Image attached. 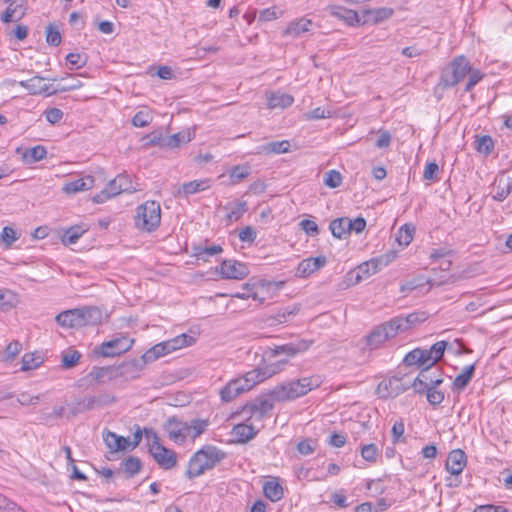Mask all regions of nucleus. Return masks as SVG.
I'll use <instances>...</instances> for the list:
<instances>
[{
	"mask_svg": "<svg viewBox=\"0 0 512 512\" xmlns=\"http://www.w3.org/2000/svg\"><path fill=\"white\" fill-rule=\"evenodd\" d=\"M194 341H195L194 337L183 333V334L178 335L170 340H167L166 345L168 346V350L170 352H173L177 349H181L183 347L192 345L194 343Z\"/></svg>",
	"mask_w": 512,
	"mask_h": 512,
	"instance_id": "37998d69",
	"label": "nucleus"
},
{
	"mask_svg": "<svg viewBox=\"0 0 512 512\" xmlns=\"http://www.w3.org/2000/svg\"><path fill=\"white\" fill-rule=\"evenodd\" d=\"M312 21L309 19H299L289 23L286 29L283 31V36H291L293 38L300 37L302 34L310 31Z\"/></svg>",
	"mask_w": 512,
	"mask_h": 512,
	"instance_id": "c85d7f7f",
	"label": "nucleus"
},
{
	"mask_svg": "<svg viewBox=\"0 0 512 512\" xmlns=\"http://www.w3.org/2000/svg\"><path fill=\"white\" fill-rule=\"evenodd\" d=\"M171 353L168 350V346L166 345V341L158 343L154 345L152 348L147 350L143 355L144 362H153L157 360L159 357H162L166 354Z\"/></svg>",
	"mask_w": 512,
	"mask_h": 512,
	"instance_id": "ea45409f",
	"label": "nucleus"
},
{
	"mask_svg": "<svg viewBox=\"0 0 512 512\" xmlns=\"http://www.w3.org/2000/svg\"><path fill=\"white\" fill-rule=\"evenodd\" d=\"M81 354L77 350H69L62 354L61 365L64 369H69L78 363Z\"/></svg>",
	"mask_w": 512,
	"mask_h": 512,
	"instance_id": "4d7b16f0",
	"label": "nucleus"
},
{
	"mask_svg": "<svg viewBox=\"0 0 512 512\" xmlns=\"http://www.w3.org/2000/svg\"><path fill=\"white\" fill-rule=\"evenodd\" d=\"M395 254H386L384 256H381L380 258L373 259L367 263H365L364 266H360V270L362 271L364 267L366 268L365 271L368 274H374L378 271L380 266H386L392 259H394Z\"/></svg>",
	"mask_w": 512,
	"mask_h": 512,
	"instance_id": "c03bdc74",
	"label": "nucleus"
},
{
	"mask_svg": "<svg viewBox=\"0 0 512 512\" xmlns=\"http://www.w3.org/2000/svg\"><path fill=\"white\" fill-rule=\"evenodd\" d=\"M329 12L332 16L344 21L350 26H356L360 24L358 13L352 9L334 5L329 7Z\"/></svg>",
	"mask_w": 512,
	"mask_h": 512,
	"instance_id": "393cba45",
	"label": "nucleus"
},
{
	"mask_svg": "<svg viewBox=\"0 0 512 512\" xmlns=\"http://www.w3.org/2000/svg\"><path fill=\"white\" fill-rule=\"evenodd\" d=\"M293 102L292 95L282 92H274L267 97V105L270 109H285L290 107Z\"/></svg>",
	"mask_w": 512,
	"mask_h": 512,
	"instance_id": "cd10ccee",
	"label": "nucleus"
},
{
	"mask_svg": "<svg viewBox=\"0 0 512 512\" xmlns=\"http://www.w3.org/2000/svg\"><path fill=\"white\" fill-rule=\"evenodd\" d=\"M170 440L178 445L185 443L187 439L186 423L176 417H170L163 426Z\"/></svg>",
	"mask_w": 512,
	"mask_h": 512,
	"instance_id": "dca6fc26",
	"label": "nucleus"
},
{
	"mask_svg": "<svg viewBox=\"0 0 512 512\" xmlns=\"http://www.w3.org/2000/svg\"><path fill=\"white\" fill-rule=\"evenodd\" d=\"M20 86L25 88L30 94H45L46 96L54 95V87L45 82L40 76H34L28 80L21 81Z\"/></svg>",
	"mask_w": 512,
	"mask_h": 512,
	"instance_id": "6ab92c4d",
	"label": "nucleus"
},
{
	"mask_svg": "<svg viewBox=\"0 0 512 512\" xmlns=\"http://www.w3.org/2000/svg\"><path fill=\"white\" fill-rule=\"evenodd\" d=\"M311 340H300L296 343H288L281 346H275L266 352L265 356L269 359L276 358L280 355H286L287 358L294 357L295 355L305 352L312 345Z\"/></svg>",
	"mask_w": 512,
	"mask_h": 512,
	"instance_id": "4468645a",
	"label": "nucleus"
},
{
	"mask_svg": "<svg viewBox=\"0 0 512 512\" xmlns=\"http://www.w3.org/2000/svg\"><path fill=\"white\" fill-rule=\"evenodd\" d=\"M223 251L220 245H211V246H194L193 247V255L197 257V259H201L203 261H207L208 257L217 255Z\"/></svg>",
	"mask_w": 512,
	"mask_h": 512,
	"instance_id": "79ce46f5",
	"label": "nucleus"
},
{
	"mask_svg": "<svg viewBox=\"0 0 512 512\" xmlns=\"http://www.w3.org/2000/svg\"><path fill=\"white\" fill-rule=\"evenodd\" d=\"M95 405L97 409L109 406L116 401V398L113 394L109 392H101L98 395H93Z\"/></svg>",
	"mask_w": 512,
	"mask_h": 512,
	"instance_id": "bf43d9fd",
	"label": "nucleus"
},
{
	"mask_svg": "<svg viewBox=\"0 0 512 512\" xmlns=\"http://www.w3.org/2000/svg\"><path fill=\"white\" fill-rule=\"evenodd\" d=\"M67 62L70 64L71 68H81L86 64L87 57L80 53H69L66 56Z\"/></svg>",
	"mask_w": 512,
	"mask_h": 512,
	"instance_id": "774afa93",
	"label": "nucleus"
},
{
	"mask_svg": "<svg viewBox=\"0 0 512 512\" xmlns=\"http://www.w3.org/2000/svg\"><path fill=\"white\" fill-rule=\"evenodd\" d=\"M224 209L228 210L226 219L229 223L238 221L243 214L247 211L246 201H235L228 203Z\"/></svg>",
	"mask_w": 512,
	"mask_h": 512,
	"instance_id": "c9c22d12",
	"label": "nucleus"
},
{
	"mask_svg": "<svg viewBox=\"0 0 512 512\" xmlns=\"http://www.w3.org/2000/svg\"><path fill=\"white\" fill-rule=\"evenodd\" d=\"M378 455L379 450L377 446L373 443L366 444L361 447V456L364 460L368 462H376Z\"/></svg>",
	"mask_w": 512,
	"mask_h": 512,
	"instance_id": "13d9d810",
	"label": "nucleus"
},
{
	"mask_svg": "<svg viewBox=\"0 0 512 512\" xmlns=\"http://www.w3.org/2000/svg\"><path fill=\"white\" fill-rule=\"evenodd\" d=\"M447 346L446 341H438L433 344L430 349H426V352L429 354V365L433 366L438 360L443 357Z\"/></svg>",
	"mask_w": 512,
	"mask_h": 512,
	"instance_id": "de8ad7c7",
	"label": "nucleus"
},
{
	"mask_svg": "<svg viewBox=\"0 0 512 512\" xmlns=\"http://www.w3.org/2000/svg\"><path fill=\"white\" fill-rule=\"evenodd\" d=\"M22 344L19 341L10 342L1 354V358L5 362L12 361L20 353Z\"/></svg>",
	"mask_w": 512,
	"mask_h": 512,
	"instance_id": "5fc2aeb1",
	"label": "nucleus"
},
{
	"mask_svg": "<svg viewBox=\"0 0 512 512\" xmlns=\"http://www.w3.org/2000/svg\"><path fill=\"white\" fill-rule=\"evenodd\" d=\"M470 62L463 56L455 57L448 67L442 70L437 88L446 89L458 84L470 71Z\"/></svg>",
	"mask_w": 512,
	"mask_h": 512,
	"instance_id": "423d86ee",
	"label": "nucleus"
},
{
	"mask_svg": "<svg viewBox=\"0 0 512 512\" xmlns=\"http://www.w3.org/2000/svg\"><path fill=\"white\" fill-rule=\"evenodd\" d=\"M263 493L272 502L279 501L284 495L282 486L275 478L264 483Z\"/></svg>",
	"mask_w": 512,
	"mask_h": 512,
	"instance_id": "e433bc0d",
	"label": "nucleus"
},
{
	"mask_svg": "<svg viewBox=\"0 0 512 512\" xmlns=\"http://www.w3.org/2000/svg\"><path fill=\"white\" fill-rule=\"evenodd\" d=\"M86 229L81 226H73L67 229L62 236V243L64 245H71L78 241V239L84 234Z\"/></svg>",
	"mask_w": 512,
	"mask_h": 512,
	"instance_id": "3c124183",
	"label": "nucleus"
},
{
	"mask_svg": "<svg viewBox=\"0 0 512 512\" xmlns=\"http://www.w3.org/2000/svg\"><path fill=\"white\" fill-rule=\"evenodd\" d=\"M147 362H144L143 357L140 359H135L126 363H123L119 366H116L117 370V378L123 377L125 379H135L140 375L144 365Z\"/></svg>",
	"mask_w": 512,
	"mask_h": 512,
	"instance_id": "4be33fe9",
	"label": "nucleus"
},
{
	"mask_svg": "<svg viewBox=\"0 0 512 512\" xmlns=\"http://www.w3.org/2000/svg\"><path fill=\"white\" fill-rule=\"evenodd\" d=\"M193 134L189 130L181 131L170 136H166L164 139V146L166 148H177L181 144L188 143L192 140Z\"/></svg>",
	"mask_w": 512,
	"mask_h": 512,
	"instance_id": "4c0bfd02",
	"label": "nucleus"
},
{
	"mask_svg": "<svg viewBox=\"0 0 512 512\" xmlns=\"http://www.w3.org/2000/svg\"><path fill=\"white\" fill-rule=\"evenodd\" d=\"M245 417L244 422L235 425L232 429V435L239 443H247L253 439L259 431L254 425L256 421H248V416Z\"/></svg>",
	"mask_w": 512,
	"mask_h": 512,
	"instance_id": "a211bd4d",
	"label": "nucleus"
},
{
	"mask_svg": "<svg viewBox=\"0 0 512 512\" xmlns=\"http://www.w3.org/2000/svg\"><path fill=\"white\" fill-rule=\"evenodd\" d=\"M467 464V456L461 449L452 450L447 457L445 467L452 475L458 476Z\"/></svg>",
	"mask_w": 512,
	"mask_h": 512,
	"instance_id": "aec40b11",
	"label": "nucleus"
},
{
	"mask_svg": "<svg viewBox=\"0 0 512 512\" xmlns=\"http://www.w3.org/2000/svg\"><path fill=\"white\" fill-rule=\"evenodd\" d=\"M326 264V257L325 256H318V257H309L306 259H303L297 267L296 275L298 277L306 278L313 274L314 272L318 271L320 268H322Z\"/></svg>",
	"mask_w": 512,
	"mask_h": 512,
	"instance_id": "412c9836",
	"label": "nucleus"
},
{
	"mask_svg": "<svg viewBox=\"0 0 512 512\" xmlns=\"http://www.w3.org/2000/svg\"><path fill=\"white\" fill-rule=\"evenodd\" d=\"M225 457V453L215 446L206 445L195 452L190 458L186 476L189 479L202 475L205 471L214 468Z\"/></svg>",
	"mask_w": 512,
	"mask_h": 512,
	"instance_id": "f03ea898",
	"label": "nucleus"
},
{
	"mask_svg": "<svg viewBox=\"0 0 512 512\" xmlns=\"http://www.w3.org/2000/svg\"><path fill=\"white\" fill-rule=\"evenodd\" d=\"M145 437L150 441L149 452L156 463L165 470L173 468L177 463L176 453L160 443V439L153 429H145Z\"/></svg>",
	"mask_w": 512,
	"mask_h": 512,
	"instance_id": "39448f33",
	"label": "nucleus"
},
{
	"mask_svg": "<svg viewBox=\"0 0 512 512\" xmlns=\"http://www.w3.org/2000/svg\"><path fill=\"white\" fill-rule=\"evenodd\" d=\"M161 222V207L156 201H146L141 204L135 215V226L143 232L155 231Z\"/></svg>",
	"mask_w": 512,
	"mask_h": 512,
	"instance_id": "20e7f679",
	"label": "nucleus"
},
{
	"mask_svg": "<svg viewBox=\"0 0 512 512\" xmlns=\"http://www.w3.org/2000/svg\"><path fill=\"white\" fill-rule=\"evenodd\" d=\"M496 194L494 198L498 201H503L510 194L512 190V176L501 175L495 181Z\"/></svg>",
	"mask_w": 512,
	"mask_h": 512,
	"instance_id": "f704fd0d",
	"label": "nucleus"
},
{
	"mask_svg": "<svg viewBox=\"0 0 512 512\" xmlns=\"http://www.w3.org/2000/svg\"><path fill=\"white\" fill-rule=\"evenodd\" d=\"M427 319V314L425 312H414L407 316H397L391 319V322L397 332H405L409 330L411 327L421 323Z\"/></svg>",
	"mask_w": 512,
	"mask_h": 512,
	"instance_id": "f3484780",
	"label": "nucleus"
},
{
	"mask_svg": "<svg viewBox=\"0 0 512 512\" xmlns=\"http://www.w3.org/2000/svg\"><path fill=\"white\" fill-rule=\"evenodd\" d=\"M89 376L98 383H104L117 378L116 366L94 367Z\"/></svg>",
	"mask_w": 512,
	"mask_h": 512,
	"instance_id": "72a5a7b5",
	"label": "nucleus"
},
{
	"mask_svg": "<svg viewBox=\"0 0 512 512\" xmlns=\"http://www.w3.org/2000/svg\"><path fill=\"white\" fill-rule=\"evenodd\" d=\"M141 466L140 459L135 456H130L122 462L124 472L129 478L139 473Z\"/></svg>",
	"mask_w": 512,
	"mask_h": 512,
	"instance_id": "603ef678",
	"label": "nucleus"
},
{
	"mask_svg": "<svg viewBox=\"0 0 512 512\" xmlns=\"http://www.w3.org/2000/svg\"><path fill=\"white\" fill-rule=\"evenodd\" d=\"M134 341L127 336H120L109 341L103 342L99 348V353L104 357H113L128 351Z\"/></svg>",
	"mask_w": 512,
	"mask_h": 512,
	"instance_id": "ddd939ff",
	"label": "nucleus"
},
{
	"mask_svg": "<svg viewBox=\"0 0 512 512\" xmlns=\"http://www.w3.org/2000/svg\"><path fill=\"white\" fill-rule=\"evenodd\" d=\"M349 225L350 219L348 217H341L332 220L329 229L335 238L346 239L350 234Z\"/></svg>",
	"mask_w": 512,
	"mask_h": 512,
	"instance_id": "2f4dec72",
	"label": "nucleus"
},
{
	"mask_svg": "<svg viewBox=\"0 0 512 512\" xmlns=\"http://www.w3.org/2000/svg\"><path fill=\"white\" fill-rule=\"evenodd\" d=\"M43 363V357L40 353L32 352L26 353L22 357L21 361V370L29 371L33 369H37Z\"/></svg>",
	"mask_w": 512,
	"mask_h": 512,
	"instance_id": "a19ab883",
	"label": "nucleus"
},
{
	"mask_svg": "<svg viewBox=\"0 0 512 512\" xmlns=\"http://www.w3.org/2000/svg\"><path fill=\"white\" fill-rule=\"evenodd\" d=\"M431 368L432 366H423L418 376L411 383V387L414 389L415 393L424 394L423 389L426 387L440 385L443 382V379L437 377Z\"/></svg>",
	"mask_w": 512,
	"mask_h": 512,
	"instance_id": "2eb2a0df",
	"label": "nucleus"
},
{
	"mask_svg": "<svg viewBox=\"0 0 512 512\" xmlns=\"http://www.w3.org/2000/svg\"><path fill=\"white\" fill-rule=\"evenodd\" d=\"M210 187L209 179L193 180L183 183L177 190L180 197H188L189 195L204 191Z\"/></svg>",
	"mask_w": 512,
	"mask_h": 512,
	"instance_id": "bb28decb",
	"label": "nucleus"
},
{
	"mask_svg": "<svg viewBox=\"0 0 512 512\" xmlns=\"http://www.w3.org/2000/svg\"><path fill=\"white\" fill-rule=\"evenodd\" d=\"M290 142L288 140L273 141L262 146V151L267 154H282L290 150Z\"/></svg>",
	"mask_w": 512,
	"mask_h": 512,
	"instance_id": "49530a36",
	"label": "nucleus"
},
{
	"mask_svg": "<svg viewBox=\"0 0 512 512\" xmlns=\"http://www.w3.org/2000/svg\"><path fill=\"white\" fill-rule=\"evenodd\" d=\"M342 183V176L336 170H330L325 173L324 184L330 188H337Z\"/></svg>",
	"mask_w": 512,
	"mask_h": 512,
	"instance_id": "e2e57ef3",
	"label": "nucleus"
},
{
	"mask_svg": "<svg viewBox=\"0 0 512 512\" xmlns=\"http://www.w3.org/2000/svg\"><path fill=\"white\" fill-rule=\"evenodd\" d=\"M323 379L314 374L299 379L283 382L270 390L269 396L276 402L294 401L320 387Z\"/></svg>",
	"mask_w": 512,
	"mask_h": 512,
	"instance_id": "f257e3e1",
	"label": "nucleus"
},
{
	"mask_svg": "<svg viewBox=\"0 0 512 512\" xmlns=\"http://www.w3.org/2000/svg\"><path fill=\"white\" fill-rule=\"evenodd\" d=\"M258 384L257 373L247 372L245 375L229 381L221 390L220 397L224 402H230Z\"/></svg>",
	"mask_w": 512,
	"mask_h": 512,
	"instance_id": "0eeeda50",
	"label": "nucleus"
},
{
	"mask_svg": "<svg viewBox=\"0 0 512 512\" xmlns=\"http://www.w3.org/2000/svg\"><path fill=\"white\" fill-rule=\"evenodd\" d=\"M296 449L303 456L310 455L316 449V441L309 438L304 439L297 444Z\"/></svg>",
	"mask_w": 512,
	"mask_h": 512,
	"instance_id": "0e129e2a",
	"label": "nucleus"
},
{
	"mask_svg": "<svg viewBox=\"0 0 512 512\" xmlns=\"http://www.w3.org/2000/svg\"><path fill=\"white\" fill-rule=\"evenodd\" d=\"M103 440L112 453L130 450V440L123 436H119L114 432H104Z\"/></svg>",
	"mask_w": 512,
	"mask_h": 512,
	"instance_id": "b1692460",
	"label": "nucleus"
},
{
	"mask_svg": "<svg viewBox=\"0 0 512 512\" xmlns=\"http://www.w3.org/2000/svg\"><path fill=\"white\" fill-rule=\"evenodd\" d=\"M287 363H288V359H281V360H277L275 362L268 363L263 367L253 369V370H251V372H255V374L257 373V379H258V384H259V383L263 382L264 380L281 372Z\"/></svg>",
	"mask_w": 512,
	"mask_h": 512,
	"instance_id": "5701e85b",
	"label": "nucleus"
},
{
	"mask_svg": "<svg viewBox=\"0 0 512 512\" xmlns=\"http://www.w3.org/2000/svg\"><path fill=\"white\" fill-rule=\"evenodd\" d=\"M209 425L208 420L193 419L189 424L186 423L187 437L195 439L205 432Z\"/></svg>",
	"mask_w": 512,
	"mask_h": 512,
	"instance_id": "58836bf2",
	"label": "nucleus"
},
{
	"mask_svg": "<svg viewBox=\"0 0 512 512\" xmlns=\"http://www.w3.org/2000/svg\"><path fill=\"white\" fill-rule=\"evenodd\" d=\"M136 191L128 175L119 174L110 180L107 186L93 197L95 203H103L111 197L120 193H132Z\"/></svg>",
	"mask_w": 512,
	"mask_h": 512,
	"instance_id": "6e6552de",
	"label": "nucleus"
},
{
	"mask_svg": "<svg viewBox=\"0 0 512 512\" xmlns=\"http://www.w3.org/2000/svg\"><path fill=\"white\" fill-rule=\"evenodd\" d=\"M94 179L92 176H86L73 181L65 183L62 191L66 194H75L82 191H87L93 188Z\"/></svg>",
	"mask_w": 512,
	"mask_h": 512,
	"instance_id": "a878e982",
	"label": "nucleus"
},
{
	"mask_svg": "<svg viewBox=\"0 0 512 512\" xmlns=\"http://www.w3.org/2000/svg\"><path fill=\"white\" fill-rule=\"evenodd\" d=\"M409 387H411V384L405 383L402 378L394 376L382 380L377 386L376 393L382 399L394 398L404 393Z\"/></svg>",
	"mask_w": 512,
	"mask_h": 512,
	"instance_id": "9d476101",
	"label": "nucleus"
},
{
	"mask_svg": "<svg viewBox=\"0 0 512 512\" xmlns=\"http://www.w3.org/2000/svg\"><path fill=\"white\" fill-rule=\"evenodd\" d=\"M153 120V116L149 109H143L138 111L132 118V124L135 127H145L149 125Z\"/></svg>",
	"mask_w": 512,
	"mask_h": 512,
	"instance_id": "6e6d98bb",
	"label": "nucleus"
},
{
	"mask_svg": "<svg viewBox=\"0 0 512 512\" xmlns=\"http://www.w3.org/2000/svg\"><path fill=\"white\" fill-rule=\"evenodd\" d=\"M273 399H260L253 403L246 404L242 409V415L248 416V421L260 422L273 409Z\"/></svg>",
	"mask_w": 512,
	"mask_h": 512,
	"instance_id": "f8f14e48",
	"label": "nucleus"
},
{
	"mask_svg": "<svg viewBox=\"0 0 512 512\" xmlns=\"http://www.w3.org/2000/svg\"><path fill=\"white\" fill-rule=\"evenodd\" d=\"M393 12L394 11L392 8L381 7L375 9H366L363 11V14L366 16V22L378 24L389 19L393 15Z\"/></svg>",
	"mask_w": 512,
	"mask_h": 512,
	"instance_id": "473e14b6",
	"label": "nucleus"
},
{
	"mask_svg": "<svg viewBox=\"0 0 512 512\" xmlns=\"http://www.w3.org/2000/svg\"><path fill=\"white\" fill-rule=\"evenodd\" d=\"M0 238L3 243H5L7 246H10L13 242L18 240L19 234L14 228L6 226L3 228Z\"/></svg>",
	"mask_w": 512,
	"mask_h": 512,
	"instance_id": "338daca9",
	"label": "nucleus"
},
{
	"mask_svg": "<svg viewBox=\"0 0 512 512\" xmlns=\"http://www.w3.org/2000/svg\"><path fill=\"white\" fill-rule=\"evenodd\" d=\"M46 155H47V151H46L45 147L42 145H37L33 148L27 149L23 153V160L26 163L32 164V163H35V162H38V161L44 159L46 157Z\"/></svg>",
	"mask_w": 512,
	"mask_h": 512,
	"instance_id": "a18cd8bd",
	"label": "nucleus"
},
{
	"mask_svg": "<svg viewBox=\"0 0 512 512\" xmlns=\"http://www.w3.org/2000/svg\"><path fill=\"white\" fill-rule=\"evenodd\" d=\"M474 371H475V364L465 366L462 369L461 373L455 377L453 384H452V390L457 391V392L463 391L470 383V381L473 377Z\"/></svg>",
	"mask_w": 512,
	"mask_h": 512,
	"instance_id": "c756f323",
	"label": "nucleus"
},
{
	"mask_svg": "<svg viewBox=\"0 0 512 512\" xmlns=\"http://www.w3.org/2000/svg\"><path fill=\"white\" fill-rule=\"evenodd\" d=\"M250 174V168L244 165H237L231 168L229 171V177L231 184L235 185L244 180Z\"/></svg>",
	"mask_w": 512,
	"mask_h": 512,
	"instance_id": "864d4df0",
	"label": "nucleus"
},
{
	"mask_svg": "<svg viewBox=\"0 0 512 512\" xmlns=\"http://www.w3.org/2000/svg\"><path fill=\"white\" fill-rule=\"evenodd\" d=\"M438 386L432 385L423 389L427 401L433 406L441 404L445 398L444 393L438 389Z\"/></svg>",
	"mask_w": 512,
	"mask_h": 512,
	"instance_id": "8fccbe9b",
	"label": "nucleus"
},
{
	"mask_svg": "<svg viewBox=\"0 0 512 512\" xmlns=\"http://www.w3.org/2000/svg\"><path fill=\"white\" fill-rule=\"evenodd\" d=\"M476 149L477 151L484 153V154H490L494 148L493 140L490 136L484 135L477 139L476 141Z\"/></svg>",
	"mask_w": 512,
	"mask_h": 512,
	"instance_id": "680f3d73",
	"label": "nucleus"
},
{
	"mask_svg": "<svg viewBox=\"0 0 512 512\" xmlns=\"http://www.w3.org/2000/svg\"><path fill=\"white\" fill-rule=\"evenodd\" d=\"M404 363L407 366H418L423 367L425 365H429V354L426 352V349H420L416 348L409 353L406 354L404 357Z\"/></svg>",
	"mask_w": 512,
	"mask_h": 512,
	"instance_id": "7c9ffc66",
	"label": "nucleus"
},
{
	"mask_svg": "<svg viewBox=\"0 0 512 512\" xmlns=\"http://www.w3.org/2000/svg\"><path fill=\"white\" fill-rule=\"evenodd\" d=\"M216 271L224 279L242 280L249 275L247 265L234 259L223 260Z\"/></svg>",
	"mask_w": 512,
	"mask_h": 512,
	"instance_id": "9b49d317",
	"label": "nucleus"
},
{
	"mask_svg": "<svg viewBox=\"0 0 512 512\" xmlns=\"http://www.w3.org/2000/svg\"><path fill=\"white\" fill-rule=\"evenodd\" d=\"M282 14L283 12L277 10L276 7H270L259 11L258 20L262 22H268L278 19L280 16H282Z\"/></svg>",
	"mask_w": 512,
	"mask_h": 512,
	"instance_id": "052dcab7",
	"label": "nucleus"
},
{
	"mask_svg": "<svg viewBox=\"0 0 512 512\" xmlns=\"http://www.w3.org/2000/svg\"><path fill=\"white\" fill-rule=\"evenodd\" d=\"M414 227L408 224L401 226L396 234L397 243L402 246H408L413 240Z\"/></svg>",
	"mask_w": 512,
	"mask_h": 512,
	"instance_id": "09e8293b",
	"label": "nucleus"
},
{
	"mask_svg": "<svg viewBox=\"0 0 512 512\" xmlns=\"http://www.w3.org/2000/svg\"><path fill=\"white\" fill-rule=\"evenodd\" d=\"M46 41L51 46H58L61 43V34L55 26L46 27Z\"/></svg>",
	"mask_w": 512,
	"mask_h": 512,
	"instance_id": "69168bd1",
	"label": "nucleus"
},
{
	"mask_svg": "<svg viewBox=\"0 0 512 512\" xmlns=\"http://www.w3.org/2000/svg\"><path fill=\"white\" fill-rule=\"evenodd\" d=\"M103 314L97 307L75 308L59 313L55 320L66 328H80L83 326H93L101 323Z\"/></svg>",
	"mask_w": 512,
	"mask_h": 512,
	"instance_id": "7ed1b4c3",
	"label": "nucleus"
},
{
	"mask_svg": "<svg viewBox=\"0 0 512 512\" xmlns=\"http://www.w3.org/2000/svg\"><path fill=\"white\" fill-rule=\"evenodd\" d=\"M397 335V332L391 322H385L376 326L366 337V346L370 350L379 348L385 341L393 338Z\"/></svg>",
	"mask_w": 512,
	"mask_h": 512,
	"instance_id": "1a4fd4ad",
	"label": "nucleus"
}]
</instances>
